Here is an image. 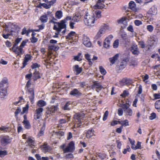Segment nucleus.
Returning a JSON list of instances; mask_svg holds the SVG:
<instances>
[{
  "mask_svg": "<svg viewBox=\"0 0 160 160\" xmlns=\"http://www.w3.org/2000/svg\"><path fill=\"white\" fill-rule=\"evenodd\" d=\"M96 20L95 16L93 13H89L87 11L85 12L83 19L85 25L89 28L93 27L94 25Z\"/></svg>",
  "mask_w": 160,
  "mask_h": 160,
  "instance_id": "f257e3e1",
  "label": "nucleus"
},
{
  "mask_svg": "<svg viewBox=\"0 0 160 160\" xmlns=\"http://www.w3.org/2000/svg\"><path fill=\"white\" fill-rule=\"evenodd\" d=\"M131 103L128 101H126L125 103L120 104V107L123 109L124 115L126 117H132L134 114L132 110L129 107Z\"/></svg>",
  "mask_w": 160,
  "mask_h": 160,
  "instance_id": "f03ea898",
  "label": "nucleus"
},
{
  "mask_svg": "<svg viewBox=\"0 0 160 160\" xmlns=\"http://www.w3.org/2000/svg\"><path fill=\"white\" fill-rule=\"evenodd\" d=\"M84 113L82 112L77 113L74 115L73 122L74 125L73 126L74 128L79 127L81 125V120L84 118Z\"/></svg>",
  "mask_w": 160,
  "mask_h": 160,
  "instance_id": "7ed1b4c3",
  "label": "nucleus"
},
{
  "mask_svg": "<svg viewBox=\"0 0 160 160\" xmlns=\"http://www.w3.org/2000/svg\"><path fill=\"white\" fill-rule=\"evenodd\" d=\"M31 85V82L30 80H29L26 84V88L28 90V95L30 100L31 103L33 104L34 102V93L33 89L30 88Z\"/></svg>",
  "mask_w": 160,
  "mask_h": 160,
  "instance_id": "20e7f679",
  "label": "nucleus"
},
{
  "mask_svg": "<svg viewBox=\"0 0 160 160\" xmlns=\"http://www.w3.org/2000/svg\"><path fill=\"white\" fill-rule=\"evenodd\" d=\"M74 144L73 142L72 141L69 143L66 148L65 147L66 145L64 144L61 145L60 148L63 150V152L66 153L68 152H72L74 148Z\"/></svg>",
  "mask_w": 160,
  "mask_h": 160,
  "instance_id": "39448f33",
  "label": "nucleus"
},
{
  "mask_svg": "<svg viewBox=\"0 0 160 160\" xmlns=\"http://www.w3.org/2000/svg\"><path fill=\"white\" fill-rule=\"evenodd\" d=\"M81 41L83 45L86 47L90 48L92 44L89 37L87 35L84 34L81 37Z\"/></svg>",
  "mask_w": 160,
  "mask_h": 160,
  "instance_id": "423d86ee",
  "label": "nucleus"
},
{
  "mask_svg": "<svg viewBox=\"0 0 160 160\" xmlns=\"http://www.w3.org/2000/svg\"><path fill=\"white\" fill-rule=\"evenodd\" d=\"M83 11H81L79 12L76 13L73 15L72 20L74 22H78L82 20V17L83 16Z\"/></svg>",
  "mask_w": 160,
  "mask_h": 160,
  "instance_id": "0eeeda50",
  "label": "nucleus"
},
{
  "mask_svg": "<svg viewBox=\"0 0 160 160\" xmlns=\"http://www.w3.org/2000/svg\"><path fill=\"white\" fill-rule=\"evenodd\" d=\"M43 111V108L42 107H39L37 108L34 115V118L35 119H39L42 115Z\"/></svg>",
  "mask_w": 160,
  "mask_h": 160,
  "instance_id": "6e6552de",
  "label": "nucleus"
},
{
  "mask_svg": "<svg viewBox=\"0 0 160 160\" xmlns=\"http://www.w3.org/2000/svg\"><path fill=\"white\" fill-rule=\"evenodd\" d=\"M113 38V36L112 35H110L105 38L104 42V47L106 48H108L110 46V41Z\"/></svg>",
  "mask_w": 160,
  "mask_h": 160,
  "instance_id": "1a4fd4ad",
  "label": "nucleus"
},
{
  "mask_svg": "<svg viewBox=\"0 0 160 160\" xmlns=\"http://www.w3.org/2000/svg\"><path fill=\"white\" fill-rule=\"evenodd\" d=\"M8 87V79L4 78L0 82V89H7Z\"/></svg>",
  "mask_w": 160,
  "mask_h": 160,
  "instance_id": "9d476101",
  "label": "nucleus"
},
{
  "mask_svg": "<svg viewBox=\"0 0 160 160\" xmlns=\"http://www.w3.org/2000/svg\"><path fill=\"white\" fill-rule=\"evenodd\" d=\"M49 15H52V12L50 11H48L46 14L44 13L40 17V20L42 23L47 22L48 19V16Z\"/></svg>",
  "mask_w": 160,
  "mask_h": 160,
  "instance_id": "9b49d317",
  "label": "nucleus"
},
{
  "mask_svg": "<svg viewBox=\"0 0 160 160\" xmlns=\"http://www.w3.org/2000/svg\"><path fill=\"white\" fill-rule=\"evenodd\" d=\"M0 142L2 145L5 146L10 143V140L7 136L0 137Z\"/></svg>",
  "mask_w": 160,
  "mask_h": 160,
  "instance_id": "f8f14e48",
  "label": "nucleus"
},
{
  "mask_svg": "<svg viewBox=\"0 0 160 160\" xmlns=\"http://www.w3.org/2000/svg\"><path fill=\"white\" fill-rule=\"evenodd\" d=\"M128 8L134 12H138L139 10V8L136 7L135 2L133 1H131L129 2L128 4Z\"/></svg>",
  "mask_w": 160,
  "mask_h": 160,
  "instance_id": "ddd939ff",
  "label": "nucleus"
},
{
  "mask_svg": "<svg viewBox=\"0 0 160 160\" xmlns=\"http://www.w3.org/2000/svg\"><path fill=\"white\" fill-rule=\"evenodd\" d=\"M10 49H12L18 55H20L23 54V49L20 46L19 47L13 46L12 48Z\"/></svg>",
  "mask_w": 160,
  "mask_h": 160,
  "instance_id": "4468645a",
  "label": "nucleus"
},
{
  "mask_svg": "<svg viewBox=\"0 0 160 160\" xmlns=\"http://www.w3.org/2000/svg\"><path fill=\"white\" fill-rule=\"evenodd\" d=\"M58 109V105L52 106L50 108H48L47 112L48 114H50L55 112Z\"/></svg>",
  "mask_w": 160,
  "mask_h": 160,
  "instance_id": "2eb2a0df",
  "label": "nucleus"
},
{
  "mask_svg": "<svg viewBox=\"0 0 160 160\" xmlns=\"http://www.w3.org/2000/svg\"><path fill=\"white\" fill-rule=\"evenodd\" d=\"M72 18L70 16H67L64 19H63L62 20H61L59 22H58V23L60 25H61V26H62L64 28H65L66 27L67 21L72 20Z\"/></svg>",
  "mask_w": 160,
  "mask_h": 160,
  "instance_id": "dca6fc26",
  "label": "nucleus"
},
{
  "mask_svg": "<svg viewBox=\"0 0 160 160\" xmlns=\"http://www.w3.org/2000/svg\"><path fill=\"white\" fill-rule=\"evenodd\" d=\"M16 27V26L15 24L11 22L8 23L5 26L6 30L10 32L12 31V29L15 28Z\"/></svg>",
  "mask_w": 160,
  "mask_h": 160,
  "instance_id": "f3484780",
  "label": "nucleus"
},
{
  "mask_svg": "<svg viewBox=\"0 0 160 160\" xmlns=\"http://www.w3.org/2000/svg\"><path fill=\"white\" fill-rule=\"evenodd\" d=\"M7 89H0V97L4 99L8 95Z\"/></svg>",
  "mask_w": 160,
  "mask_h": 160,
  "instance_id": "a211bd4d",
  "label": "nucleus"
},
{
  "mask_svg": "<svg viewBox=\"0 0 160 160\" xmlns=\"http://www.w3.org/2000/svg\"><path fill=\"white\" fill-rule=\"evenodd\" d=\"M105 7L104 3L97 2L96 4L93 6V8L94 9H101Z\"/></svg>",
  "mask_w": 160,
  "mask_h": 160,
  "instance_id": "6ab92c4d",
  "label": "nucleus"
},
{
  "mask_svg": "<svg viewBox=\"0 0 160 160\" xmlns=\"http://www.w3.org/2000/svg\"><path fill=\"white\" fill-rule=\"evenodd\" d=\"M41 75V74L38 71H37L36 69H34L32 75V78L34 80L40 78Z\"/></svg>",
  "mask_w": 160,
  "mask_h": 160,
  "instance_id": "aec40b11",
  "label": "nucleus"
},
{
  "mask_svg": "<svg viewBox=\"0 0 160 160\" xmlns=\"http://www.w3.org/2000/svg\"><path fill=\"white\" fill-rule=\"evenodd\" d=\"M100 29L105 33L107 30H111L112 28L108 25L104 24L101 26Z\"/></svg>",
  "mask_w": 160,
  "mask_h": 160,
  "instance_id": "412c9836",
  "label": "nucleus"
},
{
  "mask_svg": "<svg viewBox=\"0 0 160 160\" xmlns=\"http://www.w3.org/2000/svg\"><path fill=\"white\" fill-rule=\"evenodd\" d=\"M52 20H52V22H53L54 24H55L58 27V28L60 29V32L62 29H64V30L62 31V33L63 34H65L66 31L67 25H66V27L65 28H64L62 26H61V25L58 23H59V22H53Z\"/></svg>",
  "mask_w": 160,
  "mask_h": 160,
  "instance_id": "4be33fe9",
  "label": "nucleus"
},
{
  "mask_svg": "<svg viewBox=\"0 0 160 160\" xmlns=\"http://www.w3.org/2000/svg\"><path fill=\"white\" fill-rule=\"evenodd\" d=\"M94 135V131L93 129H89L87 131L86 136L87 138H90Z\"/></svg>",
  "mask_w": 160,
  "mask_h": 160,
  "instance_id": "5701e85b",
  "label": "nucleus"
},
{
  "mask_svg": "<svg viewBox=\"0 0 160 160\" xmlns=\"http://www.w3.org/2000/svg\"><path fill=\"white\" fill-rule=\"evenodd\" d=\"M41 148L42 150L45 152H49L51 149V147L48 146L47 144H44L41 146Z\"/></svg>",
  "mask_w": 160,
  "mask_h": 160,
  "instance_id": "b1692460",
  "label": "nucleus"
},
{
  "mask_svg": "<svg viewBox=\"0 0 160 160\" xmlns=\"http://www.w3.org/2000/svg\"><path fill=\"white\" fill-rule=\"evenodd\" d=\"M131 51L132 53L134 55H138L139 53L137 46L136 45H134L132 46Z\"/></svg>",
  "mask_w": 160,
  "mask_h": 160,
  "instance_id": "393cba45",
  "label": "nucleus"
},
{
  "mask_svg": "<svg viewBox=\"0 0 160 160\" xmlns=\"http://www.w3.org/2000/svg\"><path fill=\"white\" fill-rule=\"evenodd\" d=\"M63 17V12L61 10H58L55 13V18L58 19H61Z\"/></svg>",
  "mask_w": 160,
  "mask_h": 160,
  "instance_id": "a878e982",
  "label": "nucleus"
},
{
  "mask_svg": "<svg viewBox=\"0 0 160 160\" xmlns=\"http://www.w3.org/2000/svg\"><path fill=\"white\" fill-rule=\"evenodd\" d=\"M92 88H96L97 89H101L102 88V85L97 81H94L93 82V84L92 85Z\"/></svg>",
  "mask_w": 160,
  "mask_h": 160,
  "instance_id": "bb28decb",
  "label": "nucleus"
},
{
  "mask_svg": "<svg viewBox=\"0 0 160 160\" xmlns=\"http://www.w3.org/2000/svg\"><path fill=\"white\" fill-rule=\"evenodd\" d=\"M59 48L58 46L55 45L53 44H50L48 45V49L49 50H53L54 51H58Z\"/></svg>",
  "mask_w": 160,
  "mask_h": 160,
  "instance_id": "cd10ccee",
  "label": "nucleus"
},
{
  "mask_svg": "<svg viewBox=\"0 0 160 160\" xmlns=\"http://www.w3.org/2000/svg\"><path fill=\"white\" fill-rule=\"evenodd\" d=\"M53 29L54 30L56 31V32L55 33V35L53 36V38H57L58 37V35L60 32V29L58 28L56 25L54 24L53 26Z\"/></svg>",
  "mask_w": 160,
  "mask_h": 160,
  "instance_id": "c85d7f7f",
  "label": "nucleus"
},
{
  "mask_svg": "<svg viewBox=\"0 0 160 160\" xmlns=\"http://www.w3.org/2000/svg\"><path fill=\"white\" fill-rule=\"evenodd\" d=\"M76 35V32L74 31H71L66 37V39L68 40L72 39L74 36Z\"/></svg>",
  "mask_w": 160,
  "mask_h": 160,
  "instance_id": "c756f323",
  "label": "nucleus"
},
{
  "mask_svg": "<svg viewBox=\"0 0 160 160\" xmlns=\"http://www.w3.org/2000/svg\"><path fill=\"white\" fill-rule=\"evenodd\" d=\"M104 33L102 30L100 29L96 34L95 38L97 39L100 38Z\"/></svg>",
  "mask_w": 160,
  "mask_h": 160,
  "instance_id": "7c9ffc66",
  "label": "nucleus"
},
{
  "mask_svg": "<svg viewBox=\"0 0 160 160\" xmlns=\"http://www.w3.org/2000/svg\"><path fill=\"white\" fill-rule=\"evenodd\" d=\"M45 128V125L44 123H43L42 128H41L40 132L38 133L37 136L38 137H40L43 135L44 133V131Z\"/></svg>",
  "mask_w": 160,
  "mask_h": 160,
  "instance_id": "2f4dec72",
  "label": "nucleus"
},
{
  "mask_svg": "<svg viewBox=\"0 0 160 160\" xmlns=\"http://www.w3.org/2000/svg\"><path fill=\"white\" fill-rule=\"evenodd\" d=\"M70 94L74 96H77L80 95L81 93L77 89H75L71 92Z\"/></svg>",
  "mask_w": 160,
  "mask_h": 160,
  "instance_id": "473e14b6",
  "label": "nucleus"
},
{
  "mask_svg": "<svg viewBox=\"0 0 160 160\" xmlns=\"http://www.w3.org/2000/svg\"><path fill=\"white\" fill-rule=\"evenodd\" d=\"M119 57V54H117L114 56L112 58H109L110 62L113 64L115 63V62L118 60Z\"/></svg>",
  "mask_w": 160,
  "mask_h": 160,
  "instance_id": "72a5a7b5",
  "label": "nucleus"
},
{
  "mask_svg": "<svg viewBox=\"0 0 160 160\" xmlns=\"http://www.w3.org/2000/svg\"><path fill=\"white\" fill-rule=\"evenodd\" d=\"M31 56L30 54H27L24 58V60L23 63L24 66L26 65L27 63L31 59Z\"/></svg>",
  "mask_w": 160,
  "mask_h": 160,
  "instance_id": "f704fd0d",
  "label": "nucleus"
},
{
  "mask_svg": "<svg viewBox=\"0 0 160 160\" xmlns=\"http://www.w3.org/2000/svg\"><path fill=\"white\" fill-rule=\"evenodd\" d=\"M29 108V105L28 103H27L26 105L23 108L22 111L21 112V114L22 115L24 113H27L28 111Z\"/></svg>",
  "mask_w": 160,
  "mask_h": 160,
  "instance_id": "c9c22d12",
  "label": "nucleus"
},
{
  "mask_svg": "<svg viewBox=\"0 0 160 160\" xmlns=\"http://www.w3.org/2000/svg\"><path fill=\"white\" fill-rule=\"evenodd\" d=\"M46 102L42 100H40L37 102V105L40 107H43L46 105Z\"/></svg>",
  "mask_w": 160,
  "mask_h": 160,
  "instance_id": "e433bc0d",
  "label": "nucleus"
},
{
  "mask_svg": "<svg viewBox=\"0 0 160 160\" xmlns=\"http://www.w3.org/2000/svg\"><path fill=\"white\" fill-rule=\"evenodd\" d=\"M27 143L28 145L31 147L34 146V141L30 138H28L27 141Z\"/></svg>",
  "mask_w": 160,
  "mask_h": 160,
  "instance_id": "4c0bfd02",
  "label": "nucleus"
},
{
  "mask_svg": "<svg viewBox=\"0 0 160 160\" xmlns=\"http://www.w3.org/2000/svg\"><path fill=\"white\" fill-rule=\"evenodd\" d=\"M120 124H121L123 127V126H127L129 125V121L127 119L123 121H120Z\"/></svg>",
  "mask_w": 160,
  "mask_h": 160,
  "instance_id": "58836bf2",
  "label": "nucleus"
},
{
  "mask_svg": "<svg viewBox=\"0 0 160 160\" xmlns=\"http://www.w3.org/2000/svg\"><path fill=\"white\" fill-rule=\"evenodd\" d=\"M85 57L89 62V64L90 65L92 66L93 62L90 58V55L88 54H86L85 55Z\"/></svg>",
  "mask_w": 160,
  "mask_h": 160,
  "instance_id": "ea45409f",
  "label": "nucleus"
},
{
  "mask_svg": "<svg viewBox=\"0 0 160 160\" xmlns=\"http://www.w3.org/2000/svg\"><path fill=\"white\" fill-rule=\"evenodd\" d=\"M23 122L26 128L29 129L30 128L31 125L28 121H23Z\"/></svg>",
  "mask_w": 160,
  "mask_h": 160,
  "instance_id": "a19ab883",
  "label": "nucleus"
},
{
  "mask_svg": "<svg viewBox=\"0 0 160 160\" xmlns=\"http://www.w3.org/2000/svg\"><path fill=\"white\" fill-rule=\"evenodd\" d=\"M150 12L151 14L154 15L157 13V8L155 6H153L150 9Z\"/></svg>",
  "mask_w": 160,
  "mask_h": 160,
  "instance_id": "79ce46f5",
  "label": "nucleus"
},
{
  "mask_svg": "<svg viewBox=\"0 0 160 160\" xmlns=\"http://www.w3.org/2000/svg\"><path fill=\"white\" fill-rule=\"evenodd\" d=\"M75 71L77 72V74H78L80 73L82 71V69L81 68H79L78 65H76L74 66Z\"/></svg>",
  "mask_w": 160,
  "mask_h": 160,
  "instance_id": "37998d69",
  "label": "nucleus"
},
{
  "mask_svg": "<svg viewBox=\"0 0 160 160\" xmlns=\"http://www.w3.org/2000/svg\"><path fill=\"white\" fill-rule=\"evenodd\" d=\"M8 154L6 150H0V157L3 158Z\"/></svg>",
  "mask_w": 160,
  "mask_h": 160,
  "instance_id": "c03bdc74",
  "label": "nucleus"
},
{
  "mask_svg": "<svg viewBox=\"0 0 160 160\" xmlns=\"http://www.w3.org/2000/svg\"><path fill=\"white\" fill-rule=\"evenodd\" d=\"M155 108L157 110H160V100L157 101L155 103Z\"/></svg>",
  "mask_w": 160,
  "mask_h": 160,
  "instance_id": "a18cd8bd",
  "label": "nucleus"
},
{
  "mask_svg": "<svg viewBox=\"0 0 160 160\" xmlns=\"http://www.w3.org/2000/svg\"><path fill=\"white\" fill-rule=\"evenodd\" d=\"M119 45V40L118 39L115 40L113 44V46L114 48H116L118 47Z\"/></svg>",
  "mask_w": 160,
  "mask_h": 160,
  "instance_id": "49530a36",
  "label": "nucleus"
},
{
  "mask_svg": "<svg viewBox=\"0 0 160 160\" xmlns=\"http://www.w3.org/2000/svg\"><path fill=\"white\" fill-rule=\"evenodd\" d=\"M71 104V102H67L65 105H64V107L63 108V109L64 110H70V108L69 107V105H70Z\"/></svg>",
  "mask_w": 160,
  "mask_h": 160,
  "instance_id": "de8ad7c7",
  "label": "nucleus"
},
{
  "mask_svg": "<svg viewBox=\"0 0 160 160\" xmlns=\"http://www.w3.org/2000/svg\"><path fill=\"white\" fill-rule=\"evenodd\" d=\"M126 19L127 18L126 17H122L119 19L118 20H117V22L119 24L123 23L124 22L126 21Z\"/></svg>",
  "mask_w": 160,
  "mask_h": 160,
  "instance_id": "09e8293b",
  "label": "nucleus"
},
{
  "mask_svg": "<svg viewBox=\"0 0 160 160\" xmlns=\"http://www.w3.org/2000/svg\"><path fill=\"white\" fill-rule=\"evenodd\" d=\"M99 68L100 71L102 74L104 75L106 73V70L102 66H100Z\"/></svg>",
  "mask_w": 160,
  "mask_h": 160,
  "instance_id": "8fccbe9b",
  "label": "nucleus"
},
{
  "mask_svg": "<svg viewBox=\"0 0 160 160\" xmlns=\"http://www.w3.org/2000/svg\"><path fill=\"white\" fill-rule=\"evenodd\" d=\"M22 39V38H17L15 41V42L13 46H17L18 43L21 42Z\"/></svg>",
  "mask_w": 160,
  "mask_h": 160,
  "instance_id": "3c124183",
  "label": "nucleus"
},
{
  "mask_svg": "<svg viewBox=\"0 0 160 160\" xmlns=\"http://www.w3.org/2000/svg\"><path fill=\"white\" fill-rule=\"evenodd\" d=\"M124 110L122 108H119L118 109V113L119 116H122L123 114Z\"/></svg>",
  "mask_w": 160,
  "mask_h": 160,
  "instance_id": "603ef678",
  "label": "nucleus"
},
{
  "mask_svg": "<svg viewBox=\"0 0 160 160\" xmlns=\"http://www.w3.org/2000/svg\"><path fill=\"white\" fill-rule=\"evenodd\" d=\"M81 55V53H79L77 56H75L74 59L75 60L78 61H80L82 60V58H80V56Z\"/></svg>",
  "mask_w": 160,
  "mask_h": 160,
  "instance_id": "864d4df0",
  "label": "nucleus"
},
{
  "mask_svg": "<svg viewBox=\"0 0 160 160\" xmlns=\"http://www.w3.org/2000/svg\"><path fill=\"white\" fill-rule=\"evenodd\" d=\"M128 140L131 145V148L132 149H133L134 147L135 142V141L132 140L130 138H128Z\"/></svg>",
  "mask_w": 160,
  "mask_h": 160,
  "instance_id": "5fc2aeb1",
  "label": "nucleus"
},
{
  "mask_svg": "<svg viewBox=\"0 0 160 160\" xmlns=\"http://www.w3.org/2000/svg\"><path fill=\"white\" fill-rule=\"evenodd\" d=\"M141 148V142H138L136 146H134L133 149L136 150L138 149Z\"/></svg>",
  "mask_w": 160,
  "mask_h": 160,
  "instance_id": "6e6d98bb",
  "label": "nucleus"
},
{
  "mask_svg": "<svg viewBox=\"0 0 160 160\" xmlns=\"http://www.w3.org/2000/svg\"><path fill=\"white\" fill-rule=\"evenodd\" d=\"M21 34L22 35H24L25 34H26L28 36L29 32L27 30L26 28H24L22 30Z\"/></svg>",
  "mask_w": 160,
  "mask_h": 160,
  "instance_id": "4d7b16f0",
  "label": "nucleus"
},
{
  "mask_svg": "<svg viewBox=\"0 0 160 160\" xmlns=\"http://www.w3.org/2000/svg\"><path fill=\"white\" fill-rule=\"evenodd\" d=\"M134 23L135 25L137 26H139L142 24V22L138 20H135L134 21Z\"/></svg>",
  "mask_w": 160,
  "mask_h": 160,
  "instance_id": "13d9d810",
  "label": "nucleus"
},
{
  "mask_svg": "<svg viewBox=\"0 0 160 160\" xmlns=\"http://www.w3.org/2000/svg\"><path fill=\"white\" fill-rule=\"evenodd\" d=\"M108 111H106L103 115V120L104 121H105L108 117Z\"/></svg>",
  "mask_w": 160,
  "mask_h": 160,
  "instance_id": "bf43d9fd",
  "label": "nucleus"
},
{
  "mask_svg": "<svg viewBox=\"0 0 160 160\" xmlns=\"http://www.w3.org/2000/svg\"><path fill=\"white\" fill-rule=\"evenodd\" d=\"M28 40H25L24 41H23L22 43H21L20 45V47L22 49H23V48H24V47L25 46L26 43L28 42Z\"/></svg>",
  "mask_w": 160,
  "mask_h": 160,
  "instance_id": "052dcab7",
  "label": "nucleus"
},
{
  "mask_svg": "<svg viewBox=\"0 0 160 160\" xmlns=\"http://www.w3.org/2000/svg\"><path fill=\"white\" fill-rule=\"evenodd\" d=\"M156 117V114L155 113H151L150 115V116L149 117V119L152 120L155 118Z\"/></svg>",
  "mask_w": 160,
  "mask_h": 160,
  "instance_id": "680f3d73",
  "label": "nucleus"
},
{
  "mask_svg": "<svg viewBox=\"0 0 160 160\" xmlns=\"http://www.w3.org/2000/svg\"><path fill=\"white\" fill-rule=\"evenodd\" d=\"M41 5L42 6V7L45 8L49 9L51 8L50 5H49L48 3H42Z\"/></svg>",
  "mask_w": 160,
  "mask_h": 160,
  "instance_id": "e2e57ef3",
  "label": "nucleus"
},
{
  "mask_svg": "<svg viewBox=\"0 0 160 160\" xmlns=\"http://www.w3.org/2000/svg\"><path fill=\"white\" fill-rule=\"evenodd\" d=\"M129 94V93L128 91L126 90H124L123 93L121 94L120 96L122 97H125Z\"/></svg>",
  "mask_w": 160,
  "mask_h": 160,
  "instance_id": "0e129e2a",
  "label": "nucleus"
},
{
  "mask_svg": "<svg viewBox=\"0 0 160 160\" xmlns=\"http://www.w3.org/2000/svg\"><path fill=\"white\" fill-rule=\"evenodd\" d=\"M97 18H99L101 17V12L99 10H97L95 12Z\"/></svg>",
  "mask_w": 160,
  "mask_h": 160,
  "instance_id": "69168bd1",
  "label": "nucleus"
},
{
  "mask_svg": "<svg viewBox=\"0 0 160 160\" xmlns=\"http://www.w3.org/2000/svg\"><path fill=\"white\" fill-rule=\"evenodd\" d=\"M21 112V109L19 107L18 108L14 113L15 116L17 117L18 114Z\"/></svg>",
  "mask_w": 160,
  "mask_h": 160,
  "instance_id": "338daca9",
  "label": "nucleus"
},
{
  "mask_svg": "<svg viewBox=\"0 0 160 160\" xmlns=\"http://www.w3.org/2000/svg\"><path fill=\"white\" fill-rule=\"evenodd\" d=\"M147 30L150 32H152L153 30V27L151 25H148L147 26Z\"/></svg>",
  "mask_w": 160,
  "mask_h": 160,
  "instance_id": "774afa93",
  "label": "nucleus"
}]
</instances>
